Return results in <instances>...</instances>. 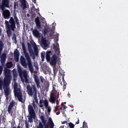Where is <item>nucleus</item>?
Returning <instances> with one entry per match:
<instances>
[{
  "label": "nucleus",
  "instance_id": "obj_54",
  "mask_svg": "<svg viewBox=\"0 0 128 128\" xmlns=\"http://www.w3.org/2000/svg\"><path fill=\"white\" fill-rule=\"evenodd\" d=\"M40 104H42V100H40Z\"/></svg>",
  "mask_w": 128,
  "mask_h": 128
},
{
  "label": "nucleus",
  "instance_id": "obj_16",
  "mask_svg": "<svg viewBox=\"0 0 128 128\" xmlns=\"http://www.w3.org/2000/svg\"><path fill=\"white\" fill-rule=\"evenodd\" d=\"M15 105H16V102H14V100H12L10 102L8 108V114L12 113V110L14 108V106Z\"/></svg>",
  "mask_w": 128,
  "mask_h": 128
},
{
  "label": "nucleus",
  "instance_id": "obj_3",
  "mask_svg": "<svg viewBox=\"0 0 128 128\" xmlns=\"http://www.w3.org/2000/svg\"><path fill=\"white\" fill-rule=\"evenodd\" d=\"M28 46L29 54H30V55L31 56H32V60H35L36 56H38V48L36 44L34 42L32 43V44H30L29 42H28ZM32 46L33 47L34 50L32 48Z\"/></svg>",
  "mask_w": 128,
  "mask_h": 128
},
{
  "label": "nucleus",
  "instance_id": "obj_36",
  "mask_svg": "<svg viewBox=\"0 0 128 128\" xmlns=\"http://www.w3.org/2000/svg\"><path fill=\"white\" fill-rule=\"evenodd\" d=\"M13 76H14V78H18V74H16V72H13Z\"/></svg>",
  "mask_w": 128,
  "mask_h": 128
},
{
  "label": "nucleus",
  "instance_id": "obj_44",
  "mask_svg": "<svg viewBox=\"0 0 128 128\" xmlns=\"http://www.w3.org/2000/svg\"><path fill=\"white\" fill-rule=\"evenodd\" d=\"M25 126H26V128H29L30 125L28 124V122L26 121Z\"/></svg>",
  "mask_w": 128,
  "mask_h": 128
},
{
  "label": "nucleus",
  "instance_id": "obj_43",
  "mask_svg": "<svg viewBox=\"0 0 128 128\" xmlns=\"http://www.w3.org/2000/svg\"><path fill=\"white\" fill-rule=\"evenodd\" d=\"M14 18L15 20V22H18V16H16V15L14 16Z\"/></svg>",
  "mask_w": 128,
  "mask_h": 128
},
{
  "label": "nucleus",
  "instance_id": "obj_11",
  "mask_svg": "<svg viewBox=\"0 0 128 128\" xmlns=\"http://www.w3.org/2000/svg\"><path fill=\"white\" fill-rule=\"evenodd\" d=\"M40 118L42 123V122H40L38 124V126H36V128H44V126L45 128H48V125H46L47 120L44 118V115H42L40 116Z\"/></svg>",
  "mask_w": 128,
  "mask_h": 128
},
{
  "label": "nucleus",
  "instance_id": "obj_34",
  "mask_svg": "<svg viewBox=\"0 0 128 128\" xmlns=\"http://www.w3.org/2000/svg\"><path fill=\"white\" fill-rule=\"evenodd\" d=\"M48 112L50 113L52 111V108H50V106H48L46 108Z\"/></svg>",
  "mask_w": 128,
  "mask_h": 128
},
{
  "label": "nucleus",
  "instance_id": "obj_2",
  "mask_svg": "<svg viewBox=\"0 0 128 128\" xmlns=\"http://www.w3.org/2000/svg\"><path fill=\"white\" fill-rule=\"evenodd\" d=\"M22 46L23 52H24V54L25 56V58L27 60L28 70L31 74H32L34 73V66H32V59H30V54L26 52V44H24V42H22Z\"/></svg>",
  "mask_w": 128,
  "mask_h": 128
},
{
  "label": "nucleus",
  "instance_id": "obj_1",
  "mask_svg": "<svg viewBox=\"0 0 128 128\" xmlns=\"http://www.w3.org/2000/svg\"><path fill=\"white\" fill-rule=\"evenodd\" d=\"M6 28V32L7 36L8 38L12 36V32H14V30L16 28V22L14 18L11 17L9 20V22L6 20L4 22Z\"/></svg>",
  "mask_w": 128,
  "mask_h": 128
},
{
  "label": "nucleus",
  "instance_id": "obj_56",
  "mask_svg": "<svg viewBox=\"0 0 128 128\" xmlns=\"http://www.w3.org/2000/svg\"><path fill=\"white\" fill-rule=\"evenodd\" d=\"M2 34V29L0 28V36Z\"/></svg>",
  "mask_w": 128,
  "mask_h": 128
},
{
  "label": "nucleus",
  "instance_id": "obj_60",
  "mask_svg": "<svg viewBox=\"0 0 128 128\" xmlns=\"http://www.w3.org/2000/svg\"><path fill=\"white\" fill-rule=\"evenodd\" d=\"M68 96H70V94H68Z\"/></svg>",
  "mask_w": 128,
  "mask_h": 128
},
{
  "label": "nucleus",
  "instance_id": "obj_18",
  "mask_svg": "<svg viewBox=\"0 0 128 128\" xmlns=\"http://www.w3.org/2000/svg\"><path fill=\"white\" fill-rule=\"evenodd\" d=\"M50 62V64L52 66H56V62H58V58L56 57V55H53Z\"/></svg>",
  "mask_w": 128,
  "mask_h": 128
},
{
  "label": "nucleus",
  "instance_id": "obj_47",
  "mask_svg": "<svg viewBox=\"0 0 128 128\" xmlns=\"http://www.w3.org/2000/svg\"><path fill=\"white\" fill-rule=\"evenodd\" d=\"M66 84H63V88H64V90H66Z\"/></svg>",
  "mask_w": 128,
  "mask_h": 128
},
{
  "label": "nucleus",
  "instance_id": "obj_64",
  "mask_svg": "<svg viewBox=\"0 0 128 128\" xmlns=\"http://www.w3.org/2000/svg\"><path fill=\"white\" fill-rule=\"evenodd\" d=\"M80 92H82V91H80Z\"/></svg>",
  "mask_w": 128,
  "mask_h": 128
},
{
  "label": "nucleus",
  "instance_id": "obj_51",
  "mask_svg": "<svg viewBox=\"0 0 128 128\" xmlns=\"http://www.w3.org/2000/svg\"><path fill=\"white\" fill-rule=\"evenodd\" d=\"M32 106L34 108H36V103H34V101H33Z\"/></svg>",
  "mask_w": 128,
  "mask_h": 128
},
{
  "label": "nucleus",
  "instance_id": "obj_24",
  "mask_svg": "<svg viewBox=\"0 0 128 128\" xmlns=\"http://www.w3.org/2000/svg\"><path fill=\"white\" fill-rule=\"evenodd\" d=\"M52 55V51H48L46 53V60L47 62H50V56Z\"/></svg>",
  "mask_w": 128,
  "mask_h": 128
},
{
  "label": "nucleus",
  "instance_id": "obj_26",
  "mask_svg": "<svg viewBox=\"0 0 128 128\" xmlns=\"http://www.w3.org/2000/svg\"><path fill=\"white\" fill-rule=\"evenodd\" d=\"M48 126L50 128H54V122H52V118H49L48 121Z\"/></svg>",
  "mask_w": 128,
  "mask_h": 128
},
{
  "label": "nucleus",
  "instance_id": "obj_45",
  "mask_svg": "<svg viewBox=\"0 0 128 128\" xmlns=\"http://www.w3.org/2000/svg\"><path fill=\"white\" fill-rule=\"evenodd\" d=\"M16 22V24L17 26V28H18V26H20V20L15 22Z\"/></svg>",
  "mask_w": 128,
  "mask_h": 128
},
{
  "label": "nucleus",
  "instance_id": "obj_15",
  "mask_svg": "<svg viewBox=\"0 0 128 128\" xmlns=\"http://www.w3.org/2000/svg\"><path fill=\"white\" fill-rule=\"evenodd\" d=\"M54 48L55 50L56 54H57L58 56H60V45L58 44V42H56V45H54Z\"/></svg>",
  "mask_w": 128,
  "mask_h": 128
},
{
  "label": "nucleus",
  "instance_id": "obj_14",
  "mask_svg": "<svg viewBox=\"0 0 128 128\" xmlns=\"http://www.w3.org/2000/svg\"><path fill=\"white\" fill-rule=\"evenodd\" d=\"M2 16L5 20H8V18H10V10L6 9L4 10Z\"/></svg>",
  "mask_w": 128,
  "mask_h": 128
},
{
  "label": "nucleus",
  "instance_id": "obj_38",
  "mask_svg": "<svg viewBox=\"0 0 128 128\" xmlns=\"http://www.w3.org/2000/svg\"><path fill=\"white\" fill-rule=\"evenodd\" d=\"M58 110V106H56L54 107V112H56Z\"/></svg>",
  "mask_w": 128,
  "mask_h": 128
},
{
  "label": "nucleus",
  "instance_id": "obj_48",
  "mask_svg": "<svg viewBox=\"0 0 128 128\" xmlns=\"http://www.w3.org/2000/svg\"><path fill=\"white\" fill-rule=\"evenodd\" d=\"M40 80L42 84V82H44V78L42 77H40Z\"/></svg>",
  "mask_w": 128,
  "mask_h": 128
},
{
  "label": "nucleus",
  "instance_id": "obj_33",
  "mask_svg": "<svg viewBox=\"0 0 128 128\" xmlns=\"http://www.w3.org/2000/svg\"><path fill=\"white\" fill-rule=\"evenodd\" d=\"M2 84H4L2 80L0 79V90H2Z\"/></svg>",
  "mask_w": 128,
  "mask_h": 128
},
{
  "label": "nucleus",
  "instance_id": "obj_13",
  "mask_svg": "<svg viewBox=\"0 0 128 128\" xmlns=\"http://www.w3.org/2000/svg\"><path fill=\"white\" fill-rule=\"evenodd\" d=\"M20 2L21 4L20 7L21 8L24 10L26 8H28V3L26 0H20Z\"/></svg>",
  "mask_w": 128,
  "mask_h": 128
},
{
  "label": "nucleus",
  "instance_id": "obj_50",
  "mask_svg": "<svg viewBox=\"0 0 128 128\" xmlns=\"http://www.w3.org/2000/svg\"><path fill=\"white\" fill-rule=\"evenodd\" d=\"M62 114L64 116H66V113L64 112V110H62Z\"/></svg>",
  "mask_w": 128,
  "mask_h": 128
},
{
  "label": "nucleus",
  "instance_id": "obj_32",
  "mask_svg": "<svg viewBox=\"0 0 128 128\" xmlns=\"http://www.w3.org/2000/svg\"><path fill=\"white\" fill-rule=\"evenodd\" d=\"M68 126L70 128H74V124H72V122H70L68 124Z\"/></svg>",
  "mask_w": 128,
  "mask_h": 128
},
{
  "label": "nucleus",
  "instance_id": "obj_6",
  "mask_svg": "<svg viewBox=\"0 0 128 128\" xmlns=\"http://www.w3.org/2000/svg\"><path fill=\"white\" fill-rule=\"evenodd\" d=\"M28 112L29 114H30V116H28V122H34V120L36 118V112H34V108L32 105L30 104L28 106ZM34 118V119H33Z\"/></svg>",
  "mask_w": 128,
  "mask_h": 128
},
{
  "label": "nucleus",
  "instance_id": "obj_49",
  "mask_svg": "<svg viewBox=\"0 0 128 128\" xmlns=\"http://www.w3.org/2000/svg\"><path fill=\"white\" fill-rule=\"evenodd\" d=\"M68 124V122L65 120V121L62 122V124Z\"/></svg>",
  "mask_w": 128,
  "mask_h": 128
},
{
  "label": "nucleus",
  "instance_id": "obj_25",
  "mask_svg": "<svg viewBox=\"0 0 128 128\" xmlns=\"http://www.w3.org/2000/svg\"><path fill=\"white\" fill-rule=\"evenodd\" d=\"M32 32L34 36H36V38H38V36H40V32H38L37 29L32 30Z\"/></svg>",
  "mask_w": 128,
  "mask_h": 128
},
{
  "label": "nucleus",
  "instance_id": "obj_17",
  "mask_svg": "<svg viewBox=\"0 0 128 128\" xmlns=\"http://www.w3.org/2000/svg\"><path fill=\"white\" fill-rule=\"evenodd\" d=\"M50 102L52 104H56H56H58V100L56 99V94H52L50 96Z\"/></svg>",
  "mask_w": 128,
  "mask_h": 128
},
{
  "label": "nucleus",
  "instance_id": "obj_28",
  "mask_svg": "<svg viewBox=\"0 0 128 128\" xmlns=\"http://www.w3.org/2000/svg\"><path fill=\"white\" fill-rule=\"evenodd\" d=\"M66 108V106L64 104H61V107L60 108V110L64 111Z\"/></svg>",
  "mask_w": 128,
  "mask_h": 128
},
{
  "label": "nucleus",
  "instance_id": "obj_61",
  "mask_svg": "<svg viewBox=\"0 0 128 128\" xmlns=\"http://www.w3.org/2000/svg\"><path fill=\"white\" fill-rule=\"evenodd\" d=\"M36 12H38V11L36 10Z\"/></svg>",
  "mask_w": 128,
  "mask_h": 128
},
{
  "label": "nucleus",
  "instance_id": "obj_40",
  "mask_svg": "<svg viewBox=\"0 0 128 128\" xmlns=\"http://www.w3.org/2000/svg\"><path fill=\"white\" fill-rule=\"evenodd\" d=\"M43 32H44V34H48V29H46V28H44V30H43Z\"/></svg>",
  "mask_w": 128,
  "mask_h": 128
},
{
  "label": "nucleus",
  "instance_id": "obj_57",
  "mask_svg": "<svg viewBox=\"0 0 128 128\" xmlns=\"http://www.w3.org/2000/svg\"><path fill=\"white\" fill-rule=\"evenodd\" d=\"M40 108H42L44 106L42 104H41L40 106Z\"/></svg>",
  "mask_w": 128,
  "mask_h": 128
},
{
  "label": "nucleus",
  "instance_id": "obj_20",
  "mask_svg": "<svg viewBox=\"0 0 128 128\" xmlns=\"http://www.w3.org/2000/svg\"><path fill=\"white\" fill-rule=\"evenodd\" d=\"M20 62L22 66H24V68H28V64L26 62V59L24 56H21L20 58Z\"/></svg>",
  "mask_w": 128,
  "mask_h": 128
},
{
  "label": "nucleus",
  "instance_id": "obj_59",
  "mask_svg": "<svg viewBox=\"0 0 128 128\" xmlns=\"http://www.w3.org/2000/svg\"><path fill=\"white\" fill-rule=\"evenodd\" d=\"M64 104H66V102H64Z\"/></svg>",
  "mask_w": 128,
  "mask_h": 128
},
{
  "label": "nucleus",
  "instance_id": "obj_62",
  "mask_svg": "<svg viewBox=\"0 0 128 128\" xmlns=\"http://www.w3.org/2000/svg\"><path fill=\"white\" fill-rule=\"evenodd\" d=\"M32 10H34V8L32 9Z\"/></svg>",
  "mask_w": 128,
  "mask_h": 128
},
{
  "label": "nucleus",
  "instance_id": "obj_35",
  "mask_svg": "<svg viewBox=\"0 0 128 128\" xmlns=\"http://www.w3.org/2000/svg\"><path fill=\"white\" fill-rule=\"evenodd\" d=\"M88 124L85 121L83 122V128H88Z\"/></svg>",
  "mask_w": 128,
  "mask_h": 128
},
{
  "label": "nucleus",
  "instance_id": "obj_4",
  "mask_svg": "<svg viewBox=\"0 0 128 128\" xmlns=\"http://www.w3.org/2000/svg\"><path fill=\"white\" fill-rule=\"evenodd\" d=\"M14 96L15 98H17L19 102H20L24 104V101L22 100V88H20L18 87V83L15 82L14 84Z\"/></svg>",
  "mask_w": 128,
  "mask_h": 128
},
{
  "label": "nucleus",
  "instance_id": "obj_58",
  "mask_svg": "<svg viewBox=\"0 0 128 128\" xmlns=\"http://www.w3.org/2000/svg\"><path fill=\"white\" fill-rule=\"evenodd\" d=\"M27 16H30V14H27Z\"/></svg>",
  "mask_w": 128,
  "mask_h": 128
},
{
  "label": "nucleus",
  "instance_id": "obj_41",
  "mask_svg": "<svg viewBox=\"0 0 128 128\" xmlns=\"http://www.w3.org/2000/svg\"><path fill=\"white\" fill-rule=\"evenodd\" d=\"M34 66L36 70H38V64H34Z\"/></svg>",
  "mask_w": 128,
  "mask_h": 128
},
{
  "label": "nucleus",
  "instance_id": "obj_8",
  "mask_svg": "<svg viewBox=\"0 0 128 128\" xmlns=\"http://www.w3.org/2000/svg\"><path fill=\"white\" fill-rule=\"evenodd\" d=\"M4 44L2 42V40H0V62L2 64H4L6 63V53H2V50H4Z\"/></svg>",
  "mask_w": 128,
  "mask_h": 128
},
{
  "label": "nucleus",
  "instance_id": "obj_19",
  "mask_svg": "<svg viewBox=\"0 0 128 128\" xmlns=\"http://www.w3.org/2000/svg\"><path fill=\"white\" fill-rule=\"evenodd\" d=\"M14 58L16 62L18 61V59L20 58V51L17 48L14 51Z\"/></svg>",
  "mask_w": 128,
  "mask_h": 128
},
{
  "label": "nucleus",
  "instance_id": "obj_37",
  "mask_svg": "<svg viewBox=\"0 0 128 128\" xmlns=\"http://www.w3.org/2000/svg\"><path fill=\"white\" fill-rule=\"evenodd\" d=\"M12 40H14L15 44H16V42H18V41L16 40V36L12 37Z\"/></svg>",
  "mask_w": 128,
  "mask_h": 128
},
{
  "label": "nucleus",
  "instance_id": "obj_21",
  "mask_svg": "<svg viewBox=\"0 0 128 128\" xmlns=\"http://www.w3.org/2000/svg\"><path fill=\"white\" fill-rule=\"evenodd\" d=\"M35 22L36 26V28H38V30H40V27L42 26V25L40 24V18L37 17L36 18Z\"/></svg>",
  "mask_w": 128,
  "mask_h": 128
},
{
  "label": "nucleus",
  "instance_id": "obj_30",
  "mask_svg": "<svg viewBox=\"0 0 128 128\" xmlns=\"http://www.w3.org/2000/svg\"><path fill=\"white\" fill-rule=\"evenodd\" d=\"M44 104L46 108H48V100H44Z\"/></svg>",
  "mask_w": 128,
  "mask_h": 128
},
{
  "label": "nucleus",
  "instance_id": "obj_7",
  "mask_svg": "<svg viewBox=\"0 0 128 128\" xmlns=\"http://www.w3.org/2000/svg\"><path fill=\"white\" fill-rule=\"evenodd\" d=\"M10 83H4L3 88L4 90V94L6 98V102H8V100H10V97H8V96L10 94Z\"/></svg>",
  "mask_w": 128,
  "mask_h": 128
},
{
  "label": "nucleus",
  "instance_id": "obj_27",
  "mask_svg": "<svg viewBox=\"0 0 128 128\" xmlns=\"http://www.w3.org/2000/svg\"><path fill=\"white\" fill-rule=\"evenodd\" d=\"M6 66L8 68H10L12 66V62H8L7 64H6Z\"/></svg>",
  "mask_w": 128,
  "mask_h": 128
},
{
  "label": "nucleus",
  "instance_id": "obj_46",
  "mask_svg": "<svg viewBox=\"0 0 128 128\" xmlns=\"http://www.w3.org/2000/svg\"><path fill=\"white\" fill-rule=\"evenodd\" d=\"M41 58L42 60H44V55L42 53L41 54Z\"/></svg>",
  "mask_w": 128,
  "mask_h": 128
},
{
  "label": "nucleus",
  "instance_id": "obj_55",
  "mask_svg": "<svg viewBox=\"0 0 128 128\" xmlns=\"http://www.w3.org/2000/svg\"><path fill=\"white\" fill-rule=\"evenodd\" d=\"M44 74H48L46 73V70L44 71Z\"/></svg>",
  "mask_w": 128,
  "mask_h": 128
},
{
  "label": "nucleus",
  "instance_id": "obj_22",
  "mask_svg": "<svg viewBox=\"0 0 128 128\" xmlns=\"http://www.w3.org/2000/svg\"><path fill=\"white\" fill-rule=\"evenodd\" d=\"M41 46L42 48H48V43H46V40L44 38H42L41 40Z\"/></svg>",
  "mask_w": 128,
  "mask_h": 128
},
{
  "label": "nucleus",
  "instance_id": "obj_31",
  "mask_svg": "<svg viewBox=\"0 0 128 128\" xmlns=\"http://www.w3.org/2000/svg\"><path fill=\"white\" fill-rule=\"evenodd\" d=\"M32 97L34 100L35 102H36V104H38V95H35L34 96H32Z\"/></svg>",
  "mask_w": 128,
  "mask_h": 128
},
{
  "label": "nucleus",
  "instance_id": "obj_23",
  "mask_svg": "<svg viewBox=\"0 0 128 128\" xmlns=\"http://www.w3.org/2000/svg\"><path fill=\"white\" fill-rule=\"evenodd\" d=\"M34 80L36 84L37 88H40V80H38V78L36 76H34Z\"/></svg>",
  "mask_w": 128,
  "mask_h": 128
},
{
  "label": "nucleus",
  "instance_id": "obj_5",
  "mask_svg": "<svg viewBox=\"0 0 128 128\" xmlns=\"http://www.w3.org/2000/svg\"><path fill=\"white\" fill-rule=\"evenodd\" d=\"M26 92L30 96H38V89L35 84H32L31 86L30 84L26 86Z\"/></svg>",
  "mask_w": 128,
  "mask_h": 128
},
{
  "label": "nucleus",
  "instance_id": "obj_12",
  "mask_svg": "<svg viewBox=\"0 0 128 128\" xmlns=\"http://www.w3.org/2000/svg\"><path fill=\"white\" fill-rule=\"evenodd\" d=\"M0 8L2 12L4 10V8H10V0H2Z\"/></svg>",
  "mask_w": 128,
  "mask_h": 128
},
{
  "label": "nucleus",
  "instance_id": "obj_29",
  "mask_svg": "<svg viewBox=\"0 0 128 128\" xmlns=\"http://www.w3.org/2000/svg\"><path fill=\"white\" fill-rule=\"evenodd\" d=\"M56 88H58V85H56V84L53 85L52 90H54V92H58V91L56 90Z\"/></svg>",
  "mask_w": 128,
  "mask_h": 128
},
{
  "label": "nucleus",
  "instance_id": "obj_52",
  "mask_svg": "<svg viewBox=\"0 0 128 128\" xmlns=\"http://www.w3.org/2000/svg\"><path fill=\"white\" fill-rule=\"evenodd\" d=\"M55 112L56 113V114H57V115H58L60 114V112H58V111H56V112Z\"/></svg>",
  "mask_w": 128,
  "mask_h": 128
},
{
  "label": "nucleus",
  "instance_id": "obj_10",
  "mask_svg": "<svg viewBox=\"0 0 128 128\" xmlns=\"http://www.w3.org/2000/svg\"><path fill=\"white\" fill-rule=\"evenodd\" d=\"M18 72L21 80H24L23 78H24L25 82H26V84H28V73L26 72V70H24L22 71V68H19L18 69Z\"/></svg>",
  "mask_w": 128,
  "mask_h": 128
},
{
  "label": "nucleus",
  "instance_id": "obj_42",
  "mask_svg": "<svg viewBox=\"0 0 128 128\" xmlns=\"http://www.w3.org/2000/svg\"><path fill=\"white\" fill-rule=\"evenodd\" d=\"M16 6H18V3L16 2H14V10H16Z\"/></svg>",
  "mask_w": 128,
  "mask_h": 128
},
{
  "label": "nucleus",
  "instance_id": "obj_39",
  "mask_svg": "<svg viewBox=\"0 0 128 128\" xmlns=\"http://www.w3.org/2000/svg\"><path fill=\"white\" fill-rule=\"evenodd\" d=\"M62 80L64 84H68L66 82V80H64V76H62Z\"/></svg>",
  "mask_w": 128,
  "mask_h": 128
},
{
  "label": "nucleus",
  "instance_id": "obj_63",
  "mask_svg": "<svg viewBox=\"0 0 128 128\" xmlns=\"http://www.w3.org/2000/svg\"><path fill=\"white\" fill-rule=\"evenodd\" d=\"M32 10H34V8L32 9Z\"/></svg>",
  "mask_w": 128,
  "mask_h": 128
},
{
  "label": "nucleus",
  "instance_id": "obj_9",
  "mask_svg": "<svg viewBox=\"0 0 128 128\" xmlns=\"http://www.w3.org/2000/svg\"><path fill=\"white\" fill-rule=\"evenodd\" d=\"M4 83H10L12 80L10 70L8 68H4Z\"/></svg>",
  "mask_w": 128,
  "mask_h": 128
},
{
  "label": "nucleus",
  "instance_id": "obj_53",
  "mask_svg": "<svg viewBox=\"0 0 128 128\" xmlns=\"http://www.w3.org/2000/svg\"><path fill=\"white\" fill-rule=\"evenodd\" d=\"M76 124H80V120L78 119V121L76 122Z\"/></svg>",
  "mask_w": 128,
  "mask_h": 128
}]
</instances>
